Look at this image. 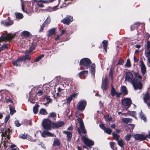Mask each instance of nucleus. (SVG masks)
<instances>
[{
	"instance_id": "6e6552de",
	"label": "nucleus",
	"mask_w": 150,
	"mask_h": 150,
	"mask_svg": "<svg viewBox=\"0 0 150 150\" xmlns=\"http://www.w3.org/2000/svg\"><path fill=\"white\" fill-rule=\"evenodd\" d=\"M81 139L84 144L88 146L91 147L94 144V143L93 141L85 137L84 136H82Z\"/></svg>"
},
{
	"instance_id": "680f3d73",
	"label": "nucleus",
	"mask_w": 150,
	"mask_h": 150,
	"mask_svg": "<svg viewBox=\"0 0 150 150\" xmlns=\"http://www.w3.org/2000/svg\"><path fill=\"white\" fill-rule=\"evenodd\" d=\"M10 117V116L9 115H8L6 117L4 121V122L5 123H6L7 122Z\"/></svg>"
},
{
	"instance_id": "f03ea898",
	"label": "nucleus",
	"mask_w": 150,
	"mask_h": 150,
	"mask_svg": "<svg viewBox=\"0 0 150 150\" xmlns=\"http://www.w3.org/2000/svg\"><path fill=\"white\" fill-rule=\"evenodd\" d=\"M30 59L31 57L29 55L23 56L22 57H19L16 60L13 61L12 63L14 65L17 67H19L22 62L26 59L30 60Z\"/></svg>"
},
{
	"instance_id": "473e14b6",
	"label": "nucleus",
	"mask_w": 150,
	"mask_h": 150,
	"mask_svg": "<svg viewBox=\"0 0 150 150\" xmlns=\"http://www.w3.org/2000/svg\"><path fill=\"white\" fill-rule=\"evenodd\" d=\"M51 21V19L50 16L47 17V18L44 21L43 23V25H45V26H47L48 24L50 23Z\"/></svg>"
},
{
	"instance_id": "052dcab7",
	"label": "nucleus",
	"mask_w": 150,
	"mask_h": 150,
	"mask_svg": "<svg viewBox=\"0 0 150 150\" xmlns=\"http://www.w3.org/2000/svg\"><path fill=\"white\" fill-rule=\"evenodd\" d=\"M147 59V65L148 67H150V57H146Z\"/></svg>"
},
{
	"instance_id": "5fc2aeb1",
	"label": "nucleus",
	"mask_w": 150,
	"mask_h": 150,
	"mask_svg": "<svg viewBox=\"0 0 150 150\" xmlns=\"http://www.w3.org/2000/svg\"><path fill=\"white\" fill-rule=\"evenodd\" d=\"M15 125L17 127H20L21 125L20 123H19L18 121L16 120L14 122Z\"/></svg>"
},
{
	"instance_id": "4c0bfd02",
	"label": "nucleus",
	"mask_w": 150,
	"mask_h": 150,
	"mask_svg": "<svg viewBox=\"0 0 150 150\" xmlns=\"http://www.w3.org/2000/svg\"><path fill=\"white\" fill-rule=\"evenodd\" d=\"M112 134L113 136V139L117 141L120 137V135L114 133V132L112 133Z\"/></svg>"
},
{
	"instance_id": "4d7b16f0",
	"label": "nucleus",
	"mask_w": 150,
	"mask_h": 150,
	"mask_svg": "<svg viewBox=\"0 0 150 150\" xmlns=\"http://www.w3.org/2000/svg\"><path fill=\"white\" fill-rule=\"evenodd\" d=\"M124 61L123 59H120L118 61L117 64V65H122L124 63Z\"/></svg>"
},
{
	"instance_id": "4468645a",
	"label": "nucleus",
	"mask_w": 150,
	"mask_h": 150,
	"mask_svg": "<svg viewBox=\"0 0 150 150\" xmlns=\"http://www.w3.org/2000/svg\"><path fill=\"white\" fill-rule=\"evenodd\" d=\"M107 79L105 78L102 81L101 87L103 91L106 90L108 88Z\"/></svg>"
},
{
	"instance_id": "1a4fd4ad",
	"label": "nucleus",
	"mask_w": 150,
	"mask_h": 150,
	"mask_svg": "<svg viewBox=\"0 0 150 150\" xmlns=\"http://www.w3.org/2000/svg\"><path fill=\"white\" fill-rule=\"evenodd\" d=\"M86 105V101L85 100H81L77 105V108L78 110L83 111Z\"/></svg>"
},
{
	"instance_id": "338daca9",
	"label": "nucleus",
	"mask_w": 150,
	"mask_h": 150,
	"mask_svg": "<svg viewBox=\"0 0 150 150\" xmlns=\"http://www.w3.org/2000/svg\"><path fill=\"white\" fill-rule=\"evenodd\" d=\"M45 98L48 101V102H47V103H48L52 101V100H51V99L50 98L48 97H45Z\"/></svg>"
},
{
	"instance_id": "f257e3e1",
	"label": "nucleus",
	"mask_w": 150,
	"mask_h": 150,
	"mask_svg": "<svg viewBox=\"0 0 150 150\" xmlns=\"http://www.w3.org/2000/svg\"><path fill=\"white\" fill-rule=\"evenodd\" d=\"M134 77L131 72L127 73L125 77V80L131 82L135 90L141 89L143 87V85L141 81L142 76L138 72L134 73Z\"/></svg>"
},
{
	"instance_id": "2f4dec72",
	"label": "nucleus",
	"mask_w": 150,
	"mask_h": 150,
	"mask_svg": "<svg viewBox=\"0 0 150 150\" xmlns=\"http://www.w3.org/2000/svg\"><path fill=\"white\" fill-rule=\"evenodd\" d=\"M139 23V22L134 23L133 25L131 26V30H134L138 26V24Z\"/></svg>"
},
{
	"instance_id": "c03bdc74",
	"label": "nucleus",
	"mask_w": 150,
	"mask_h": 150,
	"mask_svg": "<svg viewBox=\"0 0 150 150\" xmlns=\"http://www.w3.org/2000/svg\"><path fill=\"white\" fill-rule=\"evenodd\" d=\"M105 132L108 134H111L112 132V130L109 128H105L104 130Z\"/></svg>"
},
{
	"instance_id": "7c9ffc66",
	"label": "nucleus",
	"mask_w": 150,
	"mask_h": 150,
	"mask_svg": "<svg viewBox=\"0 0 150 150\" xmlns=\"http://www.w3.org/2000/svg\"><path fill=\"white\" fill-rule=\"evenodd\" d=\"M15 16H16V18L21 19L23 18V15L20 13H16L15 14Z\"/></svg>"
},
{
	"instance_id": "bb28decb",
	"label": "nucleus",
	"mask_w": 150,
	"mask_h": 150,
	"mask_svg": "<svg viewBox=\"0 0 150 150\" xmlns=\"http://www.w3.org/2000/svg\"><path fill=\"white\" fill-rule=\"evenodd\" d=\"M37 6L40 7L42 8L44 7V5L42 4L37 3L36 5L35 6V11L36 12H38L39 11V10Z\"/></svg>"
},
{
	"instance_id": "69168bd1",
	"label": "nucleus",
	"mask_w": 150,
	"mask_h": 150,
	"mask_svg": "<svg viewBox=\"0 0 150 150\" xmlns=\"http://www.w3.org/2000/svg\"><path fill=\"white\" fill-rule=\"evenodd\" d=\"M100 127L104 131L105 128V127L104 126V125L103 124H100L99 125Z\"/></svg>"
},
{
	"instance_id": "ddd939ff",
	"label": "nucleus",
	"mask_w": 150,
	"mask_h": 150,
	"mask_svg": "<svg viewBox=\"0 0 150 150\" xmlns=\"http://www.w3.org/2000/svg\"><path fill=\"white\" fill-rule=\"evenodd\" d=\"M13 21H1V25L6 27L12 25L13 24Z\"/></svg>"
},
{
	"instance_id": "6ab92c4d",
	"label": "nucleus",
	"mask_w": 150,
	"mask_h": 150,
	"mask_svg": "<svg viewBox=\"0 0 150 150\" xmlns=\"http://www.w3.org/2000/svg\"><path fill=\"white\" fill-rule=\"evenodd\" d=\"M150 98V97L148 93H146L145 95V96L143 98L144 101L145 103H147V105L149 107V108H150V103H147V101L149 100V99Z\"/></svg>"
},
{
	"instance_id": "9d476101",
	"label": "nucleus",
	"mask_w": 150,
	"mask_h": 150,
	"mask_svg": "<svg viewBox=\"0 0 150 150\" xmlns=\"http://www.w3.org/2000/svg\"><path fill=\"white\" fill-rule=\"evenodd\" d=\"M123 105L127 109L128 108L131 106L132 101L129 98H125L122 100Z\"/></svg>"
},
{
	"instance_id": "b1692460",
	"label": "nucleus",
	"mask_w": 150,
	"mask_h": 150,
	"mask_svg": "<svg viewBox=\"0 0 150 150\" xmlns=\"http://www.w3.org/2000/svg\"><path fill=\"white\" fill-rule=\"evenodd\" d=\"M90 68L89 70L90 71L91 73V74H94L95 72V64H92V66L90 65Z\"/></svg>"
},
{
	"instance_id": "aec40b11",
	"label": "nucleus",
	"mask_w": 150,
	"mask_h": 150,
	"mask_svg": "<svg viewBox=\"0 0 150 150\" xmlns=\"http://www.w3.org/2000/svg\"><path fill=\"white\" fill-rule=\"evenodd\" d=\"M120 89L122 92V93L124 96L127 94L128 93L127 88L125 86H122L121 87Z\"/></svg>"
},
{
	"instance_id": "13d9d810",
	"label": "nucleus",
	"mask_w": 150,
	"mask_h": 150,
	"mask_svg": "<svg viewBox=\"0 0 150 150\" xmlns=\"http://www.w3.org/2000/svg\"><path fill=\"white\" fill-rule=\"evenodd\" d=\"M23 0H21V8H22V11H23L24 12L26 13V11L24 10V7L23 4V2L22 1Z\"/></svg>"
},
{
	"instance_id": "7ed1b4c3",
	"label": "nucleus",
	"mask_w": 150,
	"mask_h": 150,
	"mask_svg": "<svg viewBox=\"0 0 150 150\" xmlns=\"http://www.w3.org/2000/svg\"><path fill=\"white\" fill-rule=\"evenodd\" d=\"M10 131V129H7L5 130L4 132H2L1 136L2 137H6L4 141V147L6 148L8 146V141L9 140L10 138V136L9 135V132Z\"/></svg>"
},
{
	"instance_id": "a18cd8bd",
	"label": "nucleus",
	"mask_w": 150,
	"mask_h": 150,
	"mask_svg": "<svg viewBox=\"0 0 150 150\" xmlns=\"http://www.w3.org/2000/svg\"><path fill=\"white\" fill-rule=\"evenodd\" d=\"M44 54H42L36 58L34 62H38L42 58L44 57Z\"/></svg>"
},
{
	"instance_id": "79ce46f5",
	"label": "nucleus",
	"mask_w": 150,
	"mask_h": 150,
	"mask_svg": "<svg viewBox=\"0 0 150 150\" xmlns=\"http://www.w3.org/2000/svg\"><path fill=\"white\" fill-rule=\"evenodd\" d=\"M128 114L129 115L136 118V117H135L136 112H135L134 111H128Z\"/></svg>"
},
{
	"instance_id": "412c9836",
	"label": "nucleus",
	"mask_w": 150,
	"mask_h": 150,
	"mask_svg": "<svg viewBox=\"0 0 150 150\" xmlns=\"http://www.w3.org/2000/svg\"><path fill=\"white\" fill-rule=\"evenodd\" d=\"M63 133L66 134L67 135V140L68 141H69L71 139L72 137V132H69L68 131H64Z\"/></svg>"
},
{
	"instance_id": "9b49d317",
	"label": "nucleus",
	"mask_w": 150,
	"mask_h": 150,
	"mask_svg": "<svg viewBox=\"0 0 150 150\" xmlns=\"http://www.w3.org/2000/svg\"><path fill=\"white\" fill-rule=\"evenodd\" d=\"M73 20V17L71 16L67 15L66 17L62 20L61 22L64 24L69 25Z\"/></svg>"
},
{
	"instance_id": "c9c22d12",
	"label": "nucleus",
	"mask_w": 150,
	"mask_h": 150,
	"mask_svg": "<svg viewBox=\"0 0 150 150\" xmlns=\"http://www.w3.org/2000/svg\"><path fill=\"white\" fill-rule=\"evenodd\" d=\"M57 6H55L53 8L49 7L46 10L47 11L49 12H52L57 10Z\"/></svg>"
},
{
	"instance_id": "49530a36",
	"label": "nucleus",
	"mask_w": 150,
	"mask_h": 150,
	"mask_svg": "<svg viewBox=\"0 0 150 150\" xmlns=\"http://www.w3.org/2000/svg\"><path fill=\"white\" fill-rule=\"evenodd\" d=\"M36 47L35 44H33L31 46L30 48L29 51L31 52H32L33 50H34Z\"/></svg>"
},
{
	"instance_id": "a878e982",
	"label": "nucleus",
	"mask_w": 150,
	"mask_h": 150,
	"mask_svg": "<svg viewBox=\"0 0 150 150\" xmlns=\"http://www.w3.org/2000/svg\"><path fill=\"white\" fill-rule=\"evenodd\" d=\"M40 106L38 104H36L35 106L33 107V112L35 114H36L38 111V108Z\"/></svg>"
},
{
	"instance_id": "c85d7f7f",
	"label": "nucleus",
	"mask_w": 150,
	"mask_h": 150,
	"mask_svg": "<svg viewBox=\"0 0 150 150\" xmlns=\"http://www.w3.org/2000/svg\"><path fill=\"white\" fill-rule=\"evenodd\" d=\"M21 35L23 37L28 38L30 35V33L28 31H24L22 32Z\"/></svg>"
},
{
	"instance_id": "864d4df0",
	"label": "nucleus",
	"mask_w": 150,
	"mask_h": 150,
	"mask_svg": "<svg viewBox=\"0 0 150 150\" xmlns=\"http://www.w3.org/2000/svg\"><path fill=\"white\" fill-rule=\"evenodd\" d=\"M147 48L148 50H150V42L148 40L147 42Z\"/></svg>"
},
{
	"instance_id": "37998d69",
	"label": "nucleus",
	"mask_w": 150,
	"mask_h": 150,
	"mask_svg": "<svg viewBox=\"0 0 150 150\" xmlns=\"http://www.w3.org/2000/svg\"><path fill=\"white\" fill-rule=\"evenodd\" d=\"M33 1L36 2H42L44 3L48 4L49 3V1L46 0H34Z\"/></svg>"
},
{
	"instance_id": "f8f14e48",
	"label": "nucleus",
	"mask_w": 150,
	"mask_h": 150,
	"mask_svg": "<svg viewBox=\"0 0 150 150\" xmlns=\"http://www.w3.org/2000/svg\"><path fill=\"white\" fill-rule=\"evenodd\" d=\"M133 137L135 139L139 140V141L144 140L146 139L147 138L146 135L141 134H134Z\"/></svg>"
},
{
	"instance_id": "20e7f679",
	"label": "nucleus",
	"mask_w": 150,
	"mask_h": 150,
	"mask_svg": "<svg viewBox=\"0 0 150 150\" xmlns=\"http://www.w3.org/2000/svg\"><path fill=\"white\" fill-rule=\"evenodd\" d=\"M91 62V60L88 58H84L81 59L79 62L80 65H83L85 67L86 69H88L90 67Z\"/></svg>"
},
{
	"instance_id": "f704fd0d",
	"label": "nucleus",
	"mask_w": 150,
	"mask_h": 150,
	"mask_svg": "<svg viewBox=\"0 0 150 150\" xmlns=\"http://www.w3.org/2000/svg\"><path fill=\"white\" fill-rule=\"evenodd\" d=\"M60 144L59 140L58 139H54L53 145L54 146H59Z\"/></svg>"
},
{
	"instance_id": "8fccbe9b",
	"label": "nucleus",
	"mask_w": 150,
	"mask_h": 150,
	"mask_svg": "<svg viewBox=\"0 0 150 150\" xmlns=\"http://www.w3.org/2000/svg\"><path fill=\"white\" fill-rule=\"evenodd\" d=\"M145 54L146 57H150V50L147 52H145Z\"/></svg>"
},
{
	"instance_id": "de8ad7c7",
	"label": "nucleus",
	"mask_w": 150,
	"mask_h": 150,
	"mask_svg": "<svg viewBox=\"0 0 150 150\" xmlns=\"http://www.w3.org/2000/svg\"><path fill=\"white\" fill-rule=\"evenodd\" d=\"M44 90H40L38 91L37 93V94L38 96H40L43 94V93H44Z\"/></svg>"
},
{
	"instance_id": "e433bc0d",
	"label": "nucleus",
	"mask_w": 150,
	"mask_h": 150,
	"mask_svg": "<svg viewBox=\"0 0 150 150\" xmlns=\"http://www.w3.org/2000/svg\"><path fill=\"white\" fill-rule=\"evenodd\" d=\"M9 107L10 114L12 115L16 112L15 109V107L13 106H11L10 105H9Z\"/></svg>"
},
{
	"instance_id": "ea45409f",
	"label": "nucleus",
	"mask_w": 150,
	"mask_h": 150,
	"mask_svg": "<svg viewBox=\"0 0 150 150\" xmlns=\"http://www.w3.org/2000/svg\"><path fill=\"white\" fill-rule=\"evenodd\" d=\"M110 144L112 149L113 150H116V148L115 146V142H110Z\"/></svg>"
},
{
	"instance_id": "a211bd4d",
	"label": "nucleus",
	"mask_w": 150,
	"mask_h": 150,
	"mask_svg": "<svg viewBox=\"0 0 150 150\" xmlns=\"http://www.w3.org/2000/svg\"><path fill=\"white\" fill-rule=\"evenodd\" d=\"M64 122L62 121L57 122L56 123H52L53 127L54 128H57L61 127L64 124Z\"/></svg>"
},
{
	"instance_id": "0e129e2a",
	"label": "nucleus",
	"mask_w": 150,
	"mask_h": 150,
	"mask_svg": "<svg viewBox=\"0 0 150 150\" xmlns=\"http://www.w3.org/2000/svg\"><path fill=\"white\" fill-rule=\"evenodd\" d=\"M8 45L4 44L2 46L4 49H7L8 48Z\"/></svg>"
},
{
	"instance_id": "393cba45",
	"label": "nucleus",
	"mask_w": 150,
	"mask_h": 150,
	"mask_svg": "<svg viewBox=\"0 0 150 150\" xmlns=\"http://www.w3.org/2000/svg\"><path fill=\"white\" fill-rule=\"evenodd\" d=\"M132 119L128 118H123L122 119V121L125 123H131L132 121Z\"/></svg>"
},
{
	"instance_id": "0eeeda50",
	"label": "nucleus",
	"mask_w": 150,
	"mask_h": 150,
	"mask_svg": "<svg viewBox=\"0 0 150 150\" xmlns=\"http://www.w3.org/2000/svg\"><path fill=\"white\" fill-rule=\"evenodd\" d=\"M42 125L44 129L45 130H49L51 129V121L49 120H43Z\"/></svg>"
},
{
	"instance_id": "3c124183",
	"label": "nucleus",
	"mask_w": 150,
	"mask_h": 150,
	"mask_svg": "<svg viewBox=\"0 0 150 150\" xmlns=\"http://www.w3.org/2000/svg\"><path fill=\"white\" fill-rule=\"evenodd\" d=\"M20 137L23 139H25L27 137V134H21L20 136Z\"/></svg>"
},
{
	"instance_id": "39448f33",
	"label": "nucleus",
	"mask_w": 150,
	"mask_h": 150,
	"mask_svg": "<svg viewBox=\"0 0 150 150\" xmlns=\"http://www.w3.org/2000/svg\"><path fill=\"white\" fill-rule=\"evenodd\" d=\"M77 120L79 123L80 125V127H78L77 128L79 134L81 135V132L82 133L85 134L86 136V132L82 119L81 118H78Z\"/></svg>"
},
{
	"instance_id": "72a5a7b5",
	"label": "nucleus",
	"mask_w": 150,
	"mask_h": 150,
	"mask_svg": "<svg viewBox=\"0 0 150 150\" xmlns=\"http://www.w3.org/2000/svg\"><path fill=\"white\" fill-rule=\"evenodd\" d=\"M117 92L113 86L112 85L111 90V95L113 97L115 95Z\"/></svg>"
},
{
	"instance_id": "5701e85b",
	"label": "nucleus",
	"mask_w": 150,
	"mask_h": 150,
	"mask_svg": "<svg viewBox=\"0 0 150 150\" xmlns=\"http://www.w3.org/2000/svg\"><path fill=\"white\" fill-rule=\"evenodd\" d=\"M77 93H73L67 99V101L68 104H69L72 100L73 97L75 98Z\"/></svg>"
},
{
	"instance_id": "2eb2a0df",
	"label": "nucleus",
	"mask_w": 150,
	"mask_h": 150,
	"mask_svg": "<svg viewBox=\"0 0 150 150\" xmlns=\"http://www.w3.org/2000/svg\"><path fill=\"white\" fill-rule=\"evenodd\" d=\"M41 135L44 137H45L46 136L51 137H53L54 136V135L51 133L47 131H42L41 132Z\"/></svg>"
},
{
	"instance_id": "4be33fe9",
	"label": "nucleus",
	"mask_w": 150,
	"mask_h": 150,
	"mask_svg": "<svg viewBox=\"0 0 150 150\" xmlns=\"http://www.w3.org/2000/svg\"><path fill=\"white\" fill-rule=\"evenodd\" d=\"M56 28H53L49 30L48 31V33L47 35L48 37L52 36V35L55 34V31Z\"/></svg>"
},
{
	"instance_id": "f3484780",
	"label": "nucleus",
	"mask_w": 150,
	"mask_h": 150,
	"mask_svg": "<svg viewBox=\"0 0 150 150\" xmlns=\"http://www.w3.org/2000/svg\"><path fill=\"white\" fill-rule=\"evenodd\" d=\"M88 73V71H83L79 72L78 75L79 77L81 79H83L82 76H83L84 78H85L87 76V74Z\"/></svg>"
},
{
	"instance_id": "423d86ee",
	"label": "nucleus",
	"mask_w": 150,
	"mask_h": 150,
	"mask_svg": "<svg viewBox=\"0 0 150 150\" xmlns=\"http://www.w3.org/2000/svg\"><path fill=\"white\" fill-rule=\"evenodd\" d=\"M13 37L12 35L8 34L7 33H6L5 34L3 33L0 37V42L7 40L10 41L13 38Z\"/></svg>"
},
{
	"instance_id": "09e8293b",
	"label": "nucleus",
	"mask_w": 150,
	"mask_h": 150,
	"mask_svg": "<svg viewBox=\"0 0 150 150\" xmlns=\"http://www.w3.org/2000/svg\"><path fill=\"white\" fill-rule=\"evenodd\" d=\"M125 66L130 67L131 66L130 61L129 58L127 60V62L125 65Z\"/></svg>"
},
{
	"instance_id": "e2e57ef3",
	"label": "nucleus",
	"mask_w": 150,
	"mask_h": 150,
	"mask_svg": "<svg viewBox=\"0 0 150 150\" xmlns=\"http://www.w3.org/2000/svg\"><path fill=\"white\" fill-rule=\"evenodd\" d=\"M25 123L26 125H31L32 124L31 120H26L25 122Z\"/></svg>"
},
{
	"instance_id": "a19ab883",
	"label": "nucleus",
	"mask_w": 150,
	"mask_h": 150,
	"mask_svg": "<svg viewBox=\"0 0 150 150\" xmlns=\"http://www.w3.org/2000/svg\"><path fill=\"white\" fill-rule=\"evenodd\" d=\"M39 113L43 115H46L47 114L45 109L44 108H42L40 110Z\"/></svg>"
},
{
	"instance_id": "603ef678",
	"label": "nucleus",
	"mask_w": 150,
	"mask_h": 150,
	"mask_svg": "<svg viewBox=\"0 0 150 150\" xmlns=\"http://www.w3.org/2000/svg\"><path fill=\"white\" fill-rule=\"evenodd\" d=\"M131 137V135L130 134H127L125 136V139L127 141H129Z\"/></svg>"
},
{
	"instance_id": "58836bf2",
	"label": "nucleus",
	"mask_w": 150,
	"mask_h": 150,
	"mask_svg": "<svg viewBox=\"0 0 150 150\" xmlns=\"http://www.w3.org/2000/svg\"><path fill=\"white\" fill-rule=\"evenodd\" d=\"M117 142L118 145L122 147L124 146V145L125 144V143L122 139L118 140Z\"/></svg>"
},
{
	"instance_id": "774afa93",
	"label": "nucleus",
	"mask_w": 150,
	"mask_h": 150,
	"mask_svg": "<svg viewBox=\"0 0 150 150\" xmlns=\"http://www.w3.org/2000/svg\"><path fill=\"white\" fill-rule=\"evenodd\" d=\"M122 92H120V93H117H117H116L115 95H116V97L117 98L119 97L120 96L122 95Z\"/></svg>"
},
{
	"instance_id": "bf43d9fd",
	"label": "nucleus",
	"mask_w": 150,
	"mask_h": 150,
	"mask_svg": "<svg viewBox=\"0 0 150 150\" xmlns=\"http://www.w3.org/2000/svg\"><path fill=\"white\" fill-rule=\"evenodd\" d=\"M109 76H110L111 79L112 80V77L113 76V73L112 71L110 70V71L109 73Z\"/></svg>"
},
{
	"instance_id": "cd10ccee",
	"label": "nucleus",
	"mask_w": 150,
	"mask_h": 150,
	"mask_svg": "<svg viewBox=\"0 0 150 150\" xmlns=\"http://www.w3.org/2000/svg\"><path fill=\"white\" fill-rule=\"evenodd\" d=\"M102 43L103 44V47H104V49L105 51V52L106 53L107 48L108 46V42L106 40H104L103 41Z\"/></svg>"
},
{
	"instance_id": "c756f323",
	"label": "nucleus",
	"mask_w": 150,
	"mask_h": 150,
	"mask_svg": "<svg viewBox=\"0 0 150 150\" xmlns=\"http://www.w3.org/2000/svg\"><path fill=\"white\" fill-rule=\"evenodd\" d=\"M139 115L140 116V118L142 119L145 122H146V117L145 116V115H144L143 113L142 112V110H141V111L139 114Z\"/></svg>"
},
{
	"instance_id": "dca6fc26",
	"label": "nucleus",
	"mask_w": 150,
	"mask_h": 150,
	"mask_svg": "<svg viewBox=\"0 0 150 150\" xmlns=\"http://www.w3.org/2000/svg\"><path fill=\"white\" fill-rule=\"evenodd\" d=\"M141 68L142 74L144 75L146 72L145 66L142 60L141 61Z\"/></svg>"
},
{
	"instance_id": "6e6d98bb",
	"label": "nucleus",
	"mask_w": 150,
	"mask_h": 150,
	"mask_svg": "<svg viewBox=\"0 0 150 150\" xmlns=\"http://www.w3.org/2000/svg\"><path fill=\"white\" fill-rule=\"evenodd\" d=\"M49 116L51 117H56V114L54 112L51 113Z\"/></svg>"
}]
</instances>
